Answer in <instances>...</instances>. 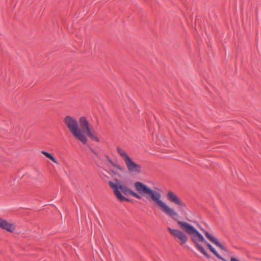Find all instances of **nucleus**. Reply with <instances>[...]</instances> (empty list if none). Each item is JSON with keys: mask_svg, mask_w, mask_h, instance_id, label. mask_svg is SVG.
<instances>
[{"mask_svg": "<svg viewBox=\"0 0 261 261\" xmlns=\"http://www.w3.org/2000/svg\"><path fill=\"white\" fill-rule=\"evenodd\" d=\"M196 241L197 242V243H198V242H199L204 243L207 248H208L210 246H211V244L208 242H207V241L205 239V238L201 233L196 239Z\"/></svg>", "mask_w": 261, "mask_h": 261, "instance_id": "ddd939ff", "label": "nucleus"}, {"mask_svg": "<svg viewBox=\"0 0 261 261\" xmlns=\"http://www.w3.org/2000/svg\"><path fill=\"white\" fill-rule=\"evenodd\" d=\"M167 199L171 203L178 205L180 208H186V204L172 191L169 190L166 194Z\"/></svg>", "mask_w": 261, "mask_h": 261, "instance_id": "6e6552de", "label": "nucleus"}, {"mask_svg": "<svg viewBox=\"0 0 261 261\" xmlns=\"http://www.w3.org/2000/svg\"><path fill=\"white\" fill-rule=\"evenodd\" d=\"M79 122L80 125V129L82 130L83 134L86 133L92 141H95L97 142L100 141L99 138L94 135V130L90 128V123L85 116L80 117Z\"/></svg>", "mask_w": 261, "mask_h": 261, "instance_id": "39448f33", "label": "nucleus"}, {"mask_svg": "<svg viewBox=\"0 0 261 261\" xmlns=\"http://www.w3.org/2000/svg\"><path fill=\"white\" fill-rule=\"evenodd\" d=\"M118 200H119L120 202L123 201H127V202H132V200L130 199H128L125 197L122 193L119 194L118 198H117Z\"/></svg>", "mask_w": 261, "mask_h": 261, "instance_id": "dca6fc26", "label": "nucleus"}, {"mask_svg": "<svg viewBox=\"0 0 261 261\" xmlns=\"http://www.w3.org/2000/svg\"><path fill=\"white\" fill-rule=\"evenodd\" d=\"M114 181L115 182H113L110 180L108 182V184L110 188L113 190L116 198H118L119 194L122 192L126 196L129 194L138 199H141V196L140 195L123 185L118 179L115 178Z\"/></svg>", "mask_w": 261, "mask_h": 261, "instance_id": "20e7f679", "label": "nucleus"}, {"mask_svg": "<svg viewBox=\"0 0 261 261\" xmlns=\"http://www.w3.org/2000/svg\"><path fill=\"white\" fill-rule=\"evenodd\" d=\"M207 249L218 259L222 261H228L223 258L216 250V249L211 245Z\"/></svg>", "mask_w": 261, "mask_h": 261, "instance_id": "9b49d317", "label": "nucleus"}, {"mask_svg": "<svg viewBox=\"0 0 261 261\" xmlns=\"http://www.w3.org/2000/svg\"><path fill=\"white\" fill-rule=\"evenodd\" d=\"M128 171L131 173L139 174L142 172L141 166L136 164L129 156L124 161Z\"/></svg>", "mask_w": 261, "mask_h": 261, "instance_id": "0eeeda50", "label": "nucleus"}, {"mask_svg": "<svg viewBox=\"0 0 261 261\" xmlns=\"http://www.w3.org/2000/svg\"><path fill=\"white\" fill-rule=\"evenodd\" d=\"M16 225L14 223H9L7 220L2 218L1 220L0 228L9 232L12 233L14 231Z\"/></svg>", "mask_w": 261, "mask_h": 261, "instance_id": "9d476101", "label": "nucleus"}, {"mask_svg": "<svg viewBox=\"0 0 261 261\" xmlns=\"http://www.w3.org/2000/svg\"><path fill=\"white\" fill-rule=\"evenodd\" d=\"M106 158L107 159V161L114 167H115L116 169L118 170H119L120 171H122L123 170V168L120 167V165L118 164L115 163L112 159H111L109 157V156L107 154H106L105 155Z\"/></svg>", "mask_w": 261, "mask_h": 261, "instance_id": "2eb2a0df", "label": "nucleus"}, {"mask_svg": "<svg viewBox=\"0 0 261 261\" xmlns=\"http://www.w3.org/2000/svg\"><path fill=\"white\" fill-rule=\"evenodd\" d=\"M168 230L175 239L178 240L180 245H183L187 242L188 237L187 234L184 231L170 227H168Z\"/></svg>", "mask_w": 261, "mask_h": 261, "instance_id": "423d86ee", "label": "nucleus"}, {"mask_svg": "<svg viewBox=\"0 0 261 261\" xmlns=\"http://www.w3.org/2000/svg\"><path fill=\"white\" fill-rule=\"evenodd\" d=\"M41 153H42L43 155H44L46 158L50 159L51 161L54 162L56 164H58V161L55 158V157L54 156V155L50 153H49L46 151L42 150L41 151Z\"/></svg>", "mask_w": 261, "mask_h": 261, "instance_id": "f8f14e48", "label": "nucleus"}, {"mask_svg": "<svg viewBox=\"0 0 261 261\" xmlns=\"http://www.w3.org/2000/svg\"><path fill=\"white\" fill-rule=\"evenodd\" d=\"M177 216V215L176 216H174L173 218H172L176 221L180 228L184 231V232L191 236V240L196 248L207 259H210L211 258L210 255L205 251L202 245H201L199 243H197L196 241V239L198 237L201 233L190 223L175 219L174 217Z\"/></svg>", "mask_w": 261, "mask_h": 261, "instance_id": "f03ea898", "label": "nucleus"}, {"mask_svg": "<svg viewBox=\"0 0 261 261\" xmlns=\"http://www.w3.org/2000/svg\"><path fill=\"white\" fill-rule=\"evenodd\" d=\"M200 229L210 241L215 244L216 246L219 247L221 250L225 251H227L226 248L219 241V240L215 238L208 231L202 228H201Z\"/></svg>", "mask_w": 261, "mask_h": 261, "instance_id": "1a4fd4ad", "label": "nucleus"}, {"mask_svg": "<svg viewBox=\"0 0 261 261\" xmlns=\"http://www.w3.org/2000/svg\"><path fill=\"white\" fill-rule=\"evenodd\" d=\"M112 172L113 174H116V173H115V172L114 171H112Z\"/></svg>", "mask_w": 261, "mask_h": 261, "instance_id": "a211bd4d", "label": "nucleus"}, {"mask_svg": "<svg viewBox=\"0 0 261 261\" xmlns=\"http://www.w3.org/2000/svg\"><path fill=\"white\" fill-rule=\"evenodd\" d=\"M116 150L119 154L123 158L124 161H125L128 157H129L127 153L125 152H124L119 146H117L116 147Z\"/></svg>", "mask_w": 261, "mask_h": 261, "instance_id": "4468645a", "label": "nucleus"}, {"mask_svg": "<svg viewBox=\"0 0 261 261\" xmlns=\"http://www.w3.org/2000/svg\"><path fill=\"white\" fill-rule=\"evenodd\" d=\"M134 187L139 195L150 199L167 215L173 218L174 216L177 215V213L173 208L161 200V194L160 192L152 190L141 181L135 182Z\"/></svg>", "mask_w": 261, "mask_h": 261, "instance_id": "f257e3e1", "label": "nucleus"}, {"mask_svg": "<svg viewBox=\"0 0 261 261\" xmlns=\"http://www.w3.org/2000/svg\"><path fill=\"white\" fill-rule=\"evenodd\" d=\"M64 122L75 139L81 142L83 144H86L87 143L88 139L85 134H82L78 121L74 117L69 115L66 116L64 118Z\"/></svg>", "mask_w": 261, "mask_h": 261, "instance_id": "7ed1b4c3", "label": "nucleus"}, {"mask_svg": "<svg viewBox=\"0 0 261 261\" xmlns=\"http://www.w3.org/2000/svg\"><path fill=\"white\" fill-rule=\"evenodd\" d=\"M89 149L91 150V151L94 153L95 155H96L99 159H100V157L99 156V154L97 152H96L92 148H91L90 146H89Z\"/></svg>", "mask_w": 261, "mask_h": 261, "instance_id": "f3484780", "label": "nucleus"}]
</instances>
